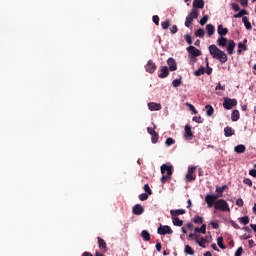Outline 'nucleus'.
I'll return each instance as SVG.
<instances>
[{
    "label": "nucleus",
    "mask_w": 256,
    "mask_h": 256,
    "mask_svg": "<svg viewBox=\"0 0 256 256\" xmlns=\"http://www.w3.org/2000/svg\"><path fill=\"white\" fill-rule=\"evenodd\" d=\"M197 169V167H195V166H190L189 168H188V172H187V174H186V179H187V181H195V175H194V173H195V170Z\"/></svg>",
    "instance_id": "obj_10"
},
{
    "label": "nucleus",
    "mask_w": 256,
    "mask_h": 256,
    "mask_svg": "<svg viewBox=\"0 0 256 256\" xmlns=\"http://www.w3.org/2000/svg\"><path fill=\"white\" fill-rule=\"evenodd\" d=\"M247 39H245L243 42L238 43V50L237 53L238 55H241L243 51H247Z\"/></svg>",
    "instance_id": "obj_14"
},
{
    "label": "nucleus",
    "mask_w": 256,
    "mask_h": 256,
    "mask_svg": "<svg viewBox=\"0 0 256 256\" xmlns=\"http://www.w3.org/2000/svg\"><path fill=\"white\" fill-rule=\"evenodd\" d=\"M188 106L190 111H192L194 115H197L199 113L197 109H195V106H193V104H188Z\"/></svg>",
    "instance_id": "obj_44"
},
{
    "label": "nucleus",
    "mask_w": 256,
    "mask_h": 256,
    "mask_svg": "<svg viewBox=\"0 0 256 256\" xmlns=\"http://www.w3.org/2000/svg\"><path fill=\"white\" fill-rule=\"evenodd\" d=\"M243 183H245V185H248L249 187H251L253 185V182L249 178H245L243 180Z\"/></svg>",
    "instance_id": "obj_46"
},
{
    "label": "nucleus",
    "mask_w": 256,
    "mask_h": 256,
    "mask_svg": "<svg viewBox=\"0 0 256 256\" xmlns=\"http://www.w3.org/2000/svg\"><path fill=\"white\" fill-rule=\"evenodd\" d=\"M209 53L213 59H217V61H220V63H227L228 57L227 54L219 49L217 45L212 44L209 46Z\"/></svg>",
    "instance_id": "obj_1"
},
{
    "label": "nucleus",
    "mask_w": 256,
    "mask_h": 256,
    "mask_svg": "<svg viewBox=\"0 0 256 256\" xmlns=\"http://www.w3.org/2000/svg\"><path fill=\"white\" fill-rule=\"evenodd\" d=\"M167 63H168L170 71H176L177 70V63L175 62V59L169 58Z\"/></svg>",
    "instance_id": "obj_18"
},
{
    "label": "nucleus",
    "mask_w": 256,
    "mask_h": 256,
    "mask_svg": "<svg viewBox=\"0 0 256 256\" xmlns=\"http://www.w3.org/2000/svg\"><path fill=\"white\" fill-rule=\"evenodd\" d=\"M210 225H211L212 229H219V224L215 221H211Z\"/></svg>",
    "instance_id": "obj_48"
},
{
    "label": "nucleus",
    "mask_w": 256,
    "mask_h": 256,
    "mask_svg": "<svg viewBox=\"0 0 256 256\" xmlns=\"http://www.w3.org/2000/svg\"><path fill=\"white\" fill-rule=\"evenodd\" d=\"M237 99L224 98L223 107L224 109L230 110L232 107H236Z\"/></svg>",
    "instance_id": "obj_9"
},
{
    "label": "nucleus",
    "mask_w": 256,
    "mask_h": 256,
    "mask_svg": "<svg viewBox=\"0 0 256 256\" xmlns=\"http://www.w3.org/2000/svg\"><path fill=\"white\" fill-rule=\"evenodd\" d=\"M148 108L151 111H161V104L155 103V102H150V103H148Z\"/></svg>",
    "instance_id": "obj_15"
},
{
    "label": "nucleus",
    "mask_w": 256,
    "mask_h": 256,
    "mask_svg": "<svg viewBox=\"0 0 256 256\" xmlns=\"http://www.w3.org/2000/svg\"><path fill=\"white\" fill-rule=\"evenodd\" d=\"M153 23H155V25H159V16L155 15L153 16Z\"/></svg>",
    "instance_id": "obj_56"
},
{
    "label": "nucleus",
    "mask_w": 256,
    "mask_h": 256,
    "mask_svg": "<svg viewBox=\"0 0 256 256\" xmlns=\"http://www.w3.org/2000/svg\"><path fill=\"white\" fill-rule=\"evenodd\" d=\"M196 77H201L205 74V67H200L197 71L194 72Z\"/></svg>",
    "instance_id": "obj_34"
},
{
    "label": "nucleus",
    "mask_w": 256,
    "mask_h": 256,
    "mask_svg": "<svg viewBox=\"0 0 256 256\" xmlns=\"http://www.w3.org/2000/svg\"><path fill=\"white\" fill-rule=\"evenodd\" d=\"M157 233L158 235H173V229L167 225L160 224V227L157 229Z\"/></svg>",
    "instance_id": "obj_7"
},
{
    "label": "nucleus",
    "mask_w": 256,
    "mask_h": 256,
    "mask_svg": "<svg viewBox=\"0 0 256 256\" xmlns=\"http://www.w3.org/2000/svg\"><path fill=\"white\" fill-rule=\"evenodd\" d=\"M204 72L207 73V75H211V73H213V69L209 67V63H207V68Z\"/></svg>",
    "instance_id": "obj_51"
},
{
    "label": "nucleus",
    "mask_w": 256,
    "mask_h": 256,
    "mask_svg": "<svg viewBox=\"0 0 256 256\" xmlns=\"http://www.w3.org/2000/svg\"><path fill=\"white\" fill-rule=\"evenodd\" d=\"M173 87H179L181 85V79H175L172 81Z\"/></svg>",
    "instance_id": "obj_43"
},
{
    "label": "nucleus",
    "mask_w": 256,
    "mask_h": 256,
    "mask_svg": "<svg viewBox=\"0 0 256 256\" xmlns=\"http://www.w3.org/2000/svg\"><path fill=\"white\" fill-rule=\"evenodd\" d=\"M144 191H146V193H148V195H151V188L149 187V184H145L144 185Z\"/></svg>",
    "instance_id": "obj_49"
},
{
    "label": "nucleus",
    "mask_w": 256,
    "mask_h": 256,
    "mask_svg": "<svg viewBox=\"0 0 256 256\" xmlns=\"http://www.w3.org/2000/svg\"><path fill=\"white\" fill-rule=\"evenodd\" d=\"M242 22L244 23V26L246 27V29L248 31H251V29H252L251 22H249V18H247V16H244L242 18Z\"/></svg>",
    "instance_id": "obj_24"
},
{
    "label": "nucleus",
    "mask_w": 256,
    "mask_h": 256,
    "mask_svg": "<svg viewBox=\"0 0 256 256\" xmlns=\"http://www.w3.org/2000/svg\"><path fill=\"white\" fill-rule=\"evenodd\" d=\"M184 131V139H186V141H191V139H193V131H191V126L186 125Z\"/></svg>",
    "instance_id": "obj_12"
},
{
    "label": "nucleus",
    "mask_w": 256,
    "mask_h": 256,
    "mask_svg": "<svg viewBox=\"0 0 256 256\" xmlns=\"http://www.w3.org/2000/svg\"><path fill=\"white\" fill-rule=\"evenodd\" d=\"M170 22L169 20H166L161 23L162 29H169Z\"/></svg>",
    "instance_id": "obj_40"
},
{
    "label": "nucleus",
    "mask_w": 256,
    "mask_h": 256,
    "mask_svg": "<svg viewBox=\"0 0 256 256\" xmlns=\"http://www.w3.org/2000/svg\"><path fill=\"white\" fill-rule=\"evenodd\" d=\"M225 189H227V185L217 187L216 188L217 195H213V194L209 195L208 194L205 196V202L207 203L209 208L213 207V203H215V201H217V199H220V197H223V191H225Z\"/></svg>",
    "instance_id": "obj_3"
},
{
    "label": "nucleus",
    "mask_w": 256,
    "mask_h": 256,
    "mask_svg": "<svg viewBox=\"0 0 256 256\" xmlns=\"http://www.w3.org/2000/svg\"><path fill=\"white\" fill-rule=\"evenodd\" d=\"M172 223L176 227H181L183 225V220L179 219L177 216H172Z\"/></svg>",
    "instance_id": "obj_20"
},
{
    "label": "nucleus",
    "mask_w": 256,
    "mask_h": 256,
    "mask_svg": "<svg viewBox=\"0 0 256 256\" xmlns=\"http://www.w3.org/2000/svg\"><path fill=\"white\" fill-rule=\"evenodd\" d=\"M161 173L163 175L161 181L162 183H165L167 179H171V175H173V167L164 164L161 166Z\"/></svg>",
    "instance_id": "obj_5"
},
{
    "label": "nucleus",
    "mask_w": 256,
    "mask_h": 256,
    "mask_svg": "<svg viewBox=\"0 0 256 256\" xmlns=\"http://www.w3.org/2000/svg\"><path fill=\"white\" fill-rule=\"evenodd\" d=\"M99 249H107V243L102 238L98 237Z\"/></svg>",
    "instance_id": "obj_32"
},
{
    "label": "nucleus",
    "mask_w": 256,
    "mask_h": 256,
    "mask_svg": "<svg viewBox=\"0 0 256 256\" xmlns=\"http://www.w3.org/2000/svg\"><path fill=\"white\" fill-rule=\"evenodd\" d=\"M249 175H251V177H256V170L255 169L250 170Z\"/></svg>",
    "instance_id": "obj_60"
},
{
    "label": "nucleus",
    "mask_w": 256,
    "mask_h": 256,
    "mask_svg": "<svg viewBox=\"0 0 256 256\" xmlns=\"http://www.w3.org/2000/svg\"><path fill=\"white\" fill-rule=\"evenodd\" d=\"M232 9H233V11H239V4H237V3H232Z\"/></svg>",
    "instance_id": "obj_55"
},
{
    "label": "nucleus",
    "mask_w": 256,
    "mask_h": 256,
    "mask_svg": "<svg viewBox=\"0 0 256 256\" xmlns=\"http://www.w3.org/2000/svg\"><path fill=\"white\" fill-rule=\"evenodd\" d=\"M217 245L220 247V249H226L225 245L223 244V237L217 238Z\"/></svg>",
    "instance_id": "obj_35"
},
{
    "label": "nucleus",
    "mask_w": 256,
    "mask_h": 256,
    "mask_svg": "<svg viewBox=\"0 0 256 256\" xmlns=\"http://www.w3.org/2000/svg\"><path fill=\"white\" fill-rule=\"evenodd\" d=\"M235 255H236V256H241V255H243V248H242V247H239V248L236 250Z\"/></svg>",
    "instance_id": "obj_53"
},
{
    "label": "nucleus",
    "mask_w": 256,
    "mask_h": 256,
    "mask_svg": "<svg viewBox=\"0 0 256 256\" xmlns=\"http://www.w3.org/2000/svg\"><path fill=\"white\" fill-rule=\"evenodd\" d=\"M207 21H209V16H203L202 19L200 20V25H205Z\"/></svg>",
    "instance_id": "obj_39"
},
{
    "label": "nucleus",
    "mask_w": 256,
    "mask_h": 256,
    "mask_svg": "<svg viewBox=\"0 0 256 256\" xmlns=\"http://www.w3.org/2000/svg\"><path fill=\"white\" fill-rule=\"evenodd\" d=\"M245 149H246L245 145L240 144L235 146L234 151L235 153H245Z\"/></svg>",
    "instance_id": "obj_26"
},
{
    "label": "nucleus",
    "mask_w": 256,
    "mask_h": 256,
    "mask_svg": "<svg viewBox=\"0 0 256 256\" xmlns=\"http://www.w3.org/2000/svg\"><path fill=\"white\" fill-rule=\"evenodd\" d=\"M194 223H197V224L203 223V217L201 216L194 217Z\"/></svg>",
    "instance_id": "obj_45"
},
{
    "label": "nucleus",
    "mask_w": 256,
    "mask_h": 256,
    "mask_svg": "<svg viewBox=\"0 0 256 256\" xmlns=\"http://www.w3.org/2000/svg\"><path fill=\"white\" fill-rule=\"evenodd\" d=\"M141 237L145 240V241H150L151 240V235L149 234V232L147 230H143L141 233Z\"/></svg>",
    "instance_id": "obj_31"
},
{
    "label": "nucleus",
    "mask_w": 256,
    "mask_h": 256,
    "mask_svg": "<svg viewBox=\"0 0 256 256\" xmlns=\"http://www.w3.org/2000/svg\"><path fill=\"white\" fill-rule=\"evenodd\" d=\"M194 231L205 235V233H207V225L203 224L200 228H195Z\"/></svg>",
    "instance_id": "obj_28"
},
{
    "label": "nucleus",
    "mask_w": 256,
    "mask_h": 256,
    "mask_svg": "<svg viewBox=\"0 0 256 256\" xmlns=\"http://www.w3.org/2000/svg\"><path fill=\"white\" fill-rule=\"evenodd\" d=\"M206 31L208 33V36L211 37V35H213V33H215V26H213V24H208L206 26Z\"/></svg>",
    "instance_id": "obj_25"
},
{
    "label": "nucleus",
    "mask_w": 256,
    "mask_h": 256,
    "mask_svg": "<svg viewBox=\"0 0 256 256\" xmlns=\"http://www.w3.org/2000/svg\"><path fill=\"white\" fill-rule=\"evenodd\" d=\"M170 215H172V217H177L178 215H185V210L184 209L171 210Z\"/></svg>",
    "instance_id": "obj_22"
},
{
    "label": "nucleus",
    "mask_w": 256,
    "mask_h": 256,
    "mask_svg": "<svg viewBox=\"0 0 256 256\" xmlns=\"http://www.w3.org/2000/svg\"><path fill=\"white\" fill-rule=\"evenodd\" d=\"M240 3L242 7H247V5H249V0H240Z\"/></svg>",
    "instance_id": "obj_57"
},
{
    "label": "nucleus",
    "mask_w": 256,
    "mask_h": 256,
    "mask_svg": "<svg viewBox=\"0 0 256 256\" xmlns=\"http://www.w3.org/2000/svg\"><path fill=\"white\" fill-rule=\"evenodd\" d=\"M250 227H251V229H253V231H255V233H256V224H251Z\"/></svg>",
    "instance_id": "obj_63"
},
{
    "label": "nucleus",
    "mask_w": 256,
    "mask_h": 256,
    "mask_svg": "<svg viewBox=\"0 0 256 256\" xmlns=\"http://www.w3.org/2000/svg\"><path fill=\"white\" fill-rule=\"evenodd\" d=\"M212 207H214V209H216V211H222L224 213H229V211H231L229 204L227 203V201H225L223 199L215 200L213 202Z\"/></svg>",
    "instance_id": "obj_4"
},
{
    "label": "nucleus",
    "mask_w": 256,
    "mask_h": 256,
    "mask_svg": "<svg viewBox=\"0 0 256 256\" xmlns=\"http://www.w3.org/2000/svg\"><path fill=\"white\" fill-rule=\"evenodd\" d=\"M217 45L219 47H226L228 55H233V53H235L236 44L233 40H229L225 37H219L217 39Z\"/></svg>",
    "instance_id": "obj_2"
},
{
    "label": "nucleus",
    "mask_w": 256,
    "mask_h": 256,
    "mask_svg": "<svg viewBox=\"0 0 256 256\" xmlns=\"http://www.w3.org/2000/svg\"><path fill=\"white\" fill-rule=\"evenodd\" d=\"M187 51L192 57H201V50L195 48V46H189Z\"/></svg>",
    "instance_id": "obj_11"
},
{
    "label": "nucleus",
    "mask_w": 256,
    "mask_h": 256,
    "mask_svg": "<svg viewBox=\"0 0 256 256\" xmlns=\"http://www.w3.org/2000/svg\"><path fill=\"white\" fill-rule=\"evenodd\" d=\"M224 135H225V137H231V136L235 135V130H233V128H231V127H226L224 129Z\"/></svg>",
    "instance_id": "obj_23"
},
{
    "label": "nucleus",
    "mask_w": 256,
    "mask_h": 256,
    "mask_svg": "<svg viewBox=\"0 0 256 256\" xmlns=\"http://www.w3.org/2000/svg\"><path fill=\"white\" fill-rule=\"evenodd\" d=\"M205 7V2L203 0H194L193 9H203Z\"/></svg>",
    "instance_id": "obj_17"
},
{
    "label": "nucleus",
    "mask_w": 256,
    "mask_h": 256,
    "mask_svg": "<svg viewBox=\"0 0 256 256\" xmlns=\"http://www.w3.org/2000/svg\"><path fill=\"white\" fill-rule=\"evenodd\" d=\"M167 75H169V68H167V66H164L162 67L161 73L158 75V77H160V79H165Z\"/></svg>",
    "instance_id": "obj_19"
},
{
    "label": "nucleus",
    "mask_w": 256,
    "mask_h": 256,
    "mask_svg": "<svg viewBox=\"0 0 256 256\" xmlns=\"http://www.w3.org/2000/svg\"><path fill=\"white\" fill-rule=\"evenodd\" d=\"M205 109H206V115L208 117H211V115H213V113H215V109H213V106H211V105H206Z\"/></svg>",
    "instance_id": "obj_27"
},
{
    "label": "nucleus",
    "mask_w": 256,
    "mask_h": 256,
    "mask_svg": "<svg viewBox=\"0 0 256 256\" xmlns=\"http://www.w3.org/2000/svg\"><path fill=\"white\" fill-rule=\"evenodd\" d=\"M171 33L173 34L177 33V25L172 26Z\"/></svg>",
    "instance_id": "obj_61"
},
{
    "label": "nucleus",
    "mask_w": 256,
    "mask_h": 256,
    "mask_svg": "<svg viewBox=\"0 0 256 256\" xmlns=\"http://www.w3.org/2000/svg\"><path fill=\"white\" fill-rule=\"evenodd\" d=\"M230 224L232 225V227H234V229H239V224L235 221H231Z\"/></svg>",
    "instance_id": "obj_59"
},
{
    "label": "nucleus",
    "mask_w": 256,
    "mask_h": 256,
    "mask_svg": "<svg viewBox=\"0 0 256 256\" xmlns=\"http://www.w3.org/2000/svg\"><path fill=\"white\" fill-rule=\"evenodd\" d=\"M159 141V135L156 133L155 135H152V143H157Z\"/></svg>",
    "instance_id": "obj_52"
},
{
    "label": "nucleus",
    "mask_w": 256,
    "mask_h": 256,
    "mask_svg": "<svg viewBox=\"0 0 256 256\" xmlns=\"http://www.w3.org/2000/svg\"><path fill=\"white\" fill-rule=\"evenodd\" d=\"M147 73H155L157 69V65L153 62V60H149L145 66Z\"/></svg>",
    "instance_id": "obj_13"
},
{
    "label": "nucleus",
    "mask_w": 256,
    "mask_h": 256,
    "mask_svg": "<svg viewBox=\"0 0 256 256\" xmlns=\"http://www.w3.org/2000/svg\"><path fill=\"white\" fill-rule=\"evenodd\" d=\"M239 223H242V225H249V217L244 216L241 218H238Z\"/></svg>",
    "instance_id": "obj_33"
},
{
    "label": "nucleus",
    "mask_w": 256,
    "mask_h": 256,
    "mask_svg": "<svg viewBox=\"0 0 256 256\" xmlns=\"http://www.w3.org/2000/svg\"><path fill=\"white\" fill-rule=\"evenodd\" d=\"M236 205L238 207H243V199L239 198L237 201H236Z\"/></svg>",
    "instance_id": "obj_58"
},
{
    "label": "nucleus",
    "mask_w": 256,
    "mask_h": 256,
    "mask_svg": "<svg viewBox=\"0 0 256 256\" xmlns=\"http://www.w3.org/2000/svg\"><path fill=\"white\" fill-rule=\"evenodd\" d=\"M216 91H225V86L221 85V83H218L216 88H215Z\"/></svg>",
    "instance_id": "obj_47"
},
{
    "label": "nucleus",
    "mask_w": 256,
    "mask_h": 256,
    "mask_svg": "<svg viewBox=\"0 0 256 256\" xmlns=\"http://www.w3.org/2000/svg\"><path fill=\"white\" fill-rule=\"evenodd\" d=\"M139 199L140 201H147V199H149V195L143 193L139 195Z\"/></svg>",
    "instance_id": "obj_41"
},
{
    "label": "nucleus",
    "mask_w": 256,
    "mask_h": 256,
    "mask_svg": "<svg viewBox=\"0 0 256 256\" xmlns=\"http://www.w3.org/2000/svg\"><path fill=\"white\" fill-rule=\"evenodd\" d=\"M82 256H93V255L89 252H84Z\"/></svg>",
    "instance_id": "obj_64"
},
{
    "label": "nucleus",
    "mask_w": 256,
    "mask_h": 256,
    "mask_svg": "<svg viewBox=\"0 0 256 256\" xmlns=\"http://www.w3.org/2000/svg\"><path fill=\"white\" fill-rule=\"evenodd\" d=\"M185 41L188 43V45H191L193 43L190 35H185Z\"/></svg>",
    "instance_id": "obj_50"
},
{
    "label": "nucleus",
    "mask_w": 256,
    "mask_h": 256,
    "mask_svg": "<svg viewBox=\"0 0 256 256\" xmlns=\"http://www.w3.org/2000/svg\"><path fill=\"white\" fill-rule=\"evenodd\" d=\"M192 121H195L196 123H203V118H201V116H194Z\"/></svg>",
    "instance_id": "obj_42"
},
{
    "label": "nucleus",
    "mask_w": 256,
    "mask_h": 256,
    "mask_svg": "<svg viewBox=\"0 0 256 256\" xmlns=\"http://www.w3.org/2000/svg\"><path fill=\"white\" fill-rule=\"evenodd\" d=\"M195 35L196 37H203L205 35V30L203 29H198L196 32H195Z\"/></svg>",
    "instance_id": "obj_38"
},
{
    "label": "nucleus",
    "mask_w": 256,
    "mask_h": 256,
    "mask_svg": "<svg viewBox=\"0 0 256 256\" xmlns=\"http://www.w3.org/2000/svg\"><path fill=\"white\" fill-rule=\"evenodd\" d=\"M147 131L149 133V135H155L157 132H155V128H147Z\"/></svg>",
    "instance_id": "obj_54"
},
{
    "label": "nucleus",
    "mask_w": 256,
    "mask_h": 256,
    "mask_svg": "<svg viewBox=\"0 0 256 256\" xmlns=\"http://www.w3.org/2000/svg\"><path fill=\"white\" fill-rule=\"evenodd\" d=\"M156 250L157 251H161V243H157L156 244Z\"/></svg>",
    "instance_id": "obj_62"
},
{
    "label": "nucleus",
    "mask_w": 256,
    "mask_h": 256,
    "mask_svg": "<svg viewBox=\"0 0 256 256\" xmlns=\"http://www.w3.org/2000/svg\"><path fill=\"white\" fill-rule=\"evenodd\" d=\"M243 15H247V12L245 10H240L239 13L234 15V18L239 19V18L243 17Z\"/></svg>",
    "instance_id": "obj_36"
},
{
    "label": "nucleus",
    "mask_w": 256,
    "mask_h": 256,
    "mask_svg": "<svg viewBox=\"0 0 256 256\" xmlns=\"http://www.w3.org/2000/svg\"><path fill=\"white\" fill-rule=\"evenodd\" d=\"M165 143H166L167 147H171V145H175V139L167 138Z\"/></svg>",
    "instance_id": "obj_37"
},
{
    "label": "nucleus",
    "mask_w": 256,
    "mask_h": 256,
    "mask_svg": "<svg viewBox=\"0 0 256 256\" xmlns=\"http://www.w3.org/2000/svg\"><path fill=\"white\" fill-rule=\"evenodd\" d=\"M211 241V236H207L206 238L204 237H200V236H195V242L197 243V245H199V247H203V249H205V247H207V245H205V243H209Z\"/></svg>",
    "instance_id": "obj_8"
},
{
    "label": "nucleus",
    "mask_w": 256,
    "mask_h": 256,
    "mask_svg": "<svg viewBox=\"0 0 256 256\" xmlns=\"http://www.w3.org/2000/svg\"><path fill=\"white\" fill-rule=\"evenodd\" d=\"M199 17V10L193 8L191 12L186 17L185 27H191V23H193V19H197Z\"/></svg>",
    "instance_id": "obj_6"
},
{
    "label": "nucleus",
    "mask_w": 256,
    "mask_h": 256,
    "mask_svg": "<svg viewBox=\"0 0 256 256\" xmlns=\"http://www.w3.org/2000/svg\"><path fill=\"white\" fill-rule=\"evenodd\" d=\"M133 213H134V215H141L143 213V207L139 204H136L133 207Z\"/></svg>",
    "instance_id": "obj_21"
},
{
    "label": "nucleus",
    "mask_w": 256,
    "mask_h": 256,
    "mask_svg": "<svg viewBox=\"0 0 256 256\" xmlns=\"http://www.w3.org/2000/svg\"><path fill=\"white\" fill-rule=\"evenodd\" d=\"M184 253H186V255H195V250H193L191 246L186 245L184 248Z\"/></svg>",
    "instance_id": "obj_29"
},
{
    "label": "nucleus",
    "mask_w": 256,
    "mask_h": 256,
    "mask_svg": "<svg viewBox=\"0 0 256 256\" xmlns=\"http://www.w3.org/2000/svg\"><path fill=\"white\" fill-rule=\"evenodd\" d=\"M239 117H240L239 110L232 111V114H231L232 121H239Z\"/></svg>",
    "instance_id": "obj_30"
},
{
    "label": "nucleus",
    "mask_w": 256,
    "mask_h": 256,
    "mask_svg": "<svg viewBox=\"0 0 256 256\" xmlns=\"http://www.w3.org/2000/svg\"><path fill=\"white\" fill-rule=\"evenodd\" d=\"M217 33L220 35V37H223L224 35H227L229 33V29L223 27V25H218Z\"/></svg>",
    "instance_id": "obj_16"
}]
</instances>
